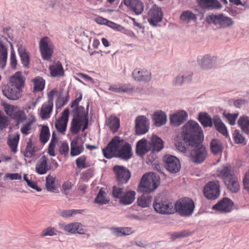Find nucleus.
Listing matches in <instances>:
<instances>
[{
  "instance_id": "obj_37",
  "label": "nucleus",
  "mask_w": 249,
  "mask_h": 249,
  "mask_svg": "<svg viewBox=\"0 0 249 249\" xmlns=\"http://www.w3.org/2000/svg\"><path fill=\"white\" fill-rule=\"evenodd\" d=\"M7 55V47L3 41L0 40V67L1 69L6 66Z\"/></svg>"
},
{
  "instance_id": "obj_62",
  "label": "nucleus",
  "mask_w": 249,
  "mask_h": 249,
  "mask_svg": "<svg viewBox=\"0 0 249 249\" xmlns=\"http://www.w3.org/2000/svg\"><path fill=\"white\" fill-rule=\"evenodd\" d=\"M11 54H10V65L12 68L15 69L17 64V61L15 54V51L14 50L13 45L11 44Z\"/></svg>"
},
{
  "instance_id": "obj_28",
  "label": "nucleus",
  "mask_w": 249,
  "mask_h": 249,
  "mask_svg": "<svg viewBox=\"0 0 249 249\" xmlns=\"http://www.w3.org/2000/svg\"><path fill=\"white\" fill-rule=\"evenodd\" d=\"M10 82L9 84L15 86L18 88V89H21V88L24 86V79L21 75V72H17L14 75L10 78Z\"/></svg>"
},
{
  "instance_id": "obj_6",
  "label": "nucleus",
  "mask_w": 249,
  "mask_h": 249,
  "mask_svg": "<svg viewBox=\"0 0 249 249\" xmlns=\"http://www.w3.org/2000/svg\"><path fill=\"white\" fill-rule=\"evenodd\" d=\"M194 201L188 197H185L178 201L174 205L175 211L182 215L190 216L194 212Z\"/></svg>"
},
{
  "instance_id": "obj_38",
  "label": "nucleus",
  "mask_w": 249,
  "mask_h": 249,
  "mask_svg": "<svg viewBox=\"0 0 249 249\" xmlns=\"http://www.w3.org/2000/svg\"><path fill=\"white\" fill-rule=\"evenodd\" d=\"M83 150V146L79 143L77 140L72 141L71 144V155L72 157L80 155Z\"/></svg>"
},
{
  "instance_id": "obj_17",
  "label": "nucleus",
  "mask_w": 249,
  "mask_h": 249,
  "mask_svg": "<svg viewBox=\"0 0 249 249\" xmlns=\"http://www.w3.org/2000/svg\"><path fill=\"white\" fill-rule=\"evenodd\" d=\"M233 206V202L228 198H224L213 205V209L222 213L230 212Z\"/></svg>"
},
{
  "instance_id": "obj_61",
  "label": "nucleus",
  "mask_w": 249,
  "mask_h": 249,
  "mask_svg": "<svg viewBox=\"0 0 249 249\" xmlns=\"http://www.w3.org/2000/svg\"><path fill=\"white\" fill-rule=\"evenodd\" d=\"M86 157L82 156L79 157L75 161L76 166L79 168H85L87 167L86 165Z\"/></svg>"
},
{
  "instance_id": "obj_60",
  "label": "nucleus",
  "mask_w": 249,
  "mask_h": 249,
  "mask_svg": "<svg viewBox=\"0 0 249 249\" xmlns=\"http://www.w3.org/2000/svg\"><path fill=\"white\" fill-rule=\"evenodd\" d=\"M4 107L6 114L7 115L10 116L12 118L15 114V112L18 109L14 106L8 104H5L4 105Z\"/></svg>"
},
{
  "instance_id": "obj_42",
  "label": "nucleus",
  "mask_w": 249,
  "mask_h": 249,
  "mask_svg": "<svg viewBox=\"0 0 249 249\" xmlns=\"http://www.w3.org/2000/svg\"><path fill=\"white\" fill-rule=\"evenodd\" d=\"M210 148L213 154L218 155L222 152L223 147L220 141L213 139L210 143Z\"/></svg>"
},
{
  "instance_id": "obj_16",
  "label": "nucleus",
  "mask_w": 249,
  "mask_h": 249,
  "mask_svg": "<svg viewBox=\"0 0 249 249\" xmlns=\"http://www.w3.org/2000/svg\"><path fill=\"white\" fill-rule=\"evenodd\" d=\"M132 76L134 80L138 82H147L151 79V72L144 69L136 68L133 71Z\"/></svg>"
},
{
  "instance_id": "obj_18",
  "label": "nucleus",
  "mask_w": 249,
  "mask_h": 249,
  "mask_svg": "<svg viewBox=\"0 0 249 249\" xmlns=\"http://www.w3.org/2000/svg\"><path fill=\"white\" fill-rule=\"evenodd\" d=\"M82 227V224L79 222H72L68 224H63L61 225V229L71 234L84 233V230Z\"/></svg>"
},
{
  "instance_id": "obj_27",
  "label": "nucleus",
  "mask_w": 249,
  "mask_h": 249,
  "mask_svg": "<svg viewBox=\"0 0 249 249\" xmlns=\"http://www.w3.org/2000/svg\"><path fill=\"white\" fill-rule=\"evenodd\" d=\"M134 89V88L130 84L112 85L108 89L109 90L115 92H126L128 93H132Z\"/></svg>"
},
{
  "instance_id": "obj_20",
  "label": "nucleus",
  "mask_w": 249,
  "mask_h": 249,
  "mask_svg": "<svg viewBox=\"0 0 249 249\" xmlns=\"http://www.w3.org/2000/svg\"><path fill=\"white\" fill-rule=\"evenodd\" d=\"M69 113V110L68 109H65L63 111L60 119L55 123V128L59 132L64 133L66 131L68 122Z\"/></svg>"
},
{
  "instance_id": "obj_33",
  "label": "nucleus",
  "mask_w": 249,
  "mask_h": 249,
  "mask_svg": "<svg viewBox=\"0 0 249 249\" xmlns=\"http://www.w3.org/2000/svg\"><path fill=\"white\" fill-rule=\"evenodd\" d=\"M198 3L203 8L208 9H220L221 4L216 0H197Z\"/></svg>"
},
{
  "instance_id": "obj_19",
  "label": "nucleus",
  "mask_w": 249,
  "mask_h": 249,
  "mask_svg": "<svg viewBox=\"0 0 249 249\" xmlns=\"http://www.w3.org/2000/svg\"><path fill=\"white\" fill-rule=\"evenodd\" d=\"M124 3L138 15L141 14L144 10L143 3L140 0H124Z\"/></svg>"
},
{
  "instance_id": "obj_63",
  "label": "nucleus",
  "mask_w": 249,
  "mask_h": 249,
  "mask_svg": "<svg viewBox=\"0 0 249 249\" xmlns=\"http://www.w3.org/2000/svg\"><path fill=\"white\" fill-rule=\"evenodd\" d=\"M113 196L114 197L116 198H120L121 199V197L124 195L123 194V189L122 188L114 186L113 188L112 191Z\"/></svg>"
},
{
  "instance_id": "obj_23",
  "label": "nucleus",
  "mask_w": 249,
  "mask_h": 249,
  "mask_svg": "<svg viewBox=\"0 0 249 249\" xmlns=\"http://www.w3.org/2000/svg\"><path fill=\"white\" fill-rule=\"evenodd\" d=\"M48 158L45 155L39 160L36 165V171L39 175L45 174L51 170V166L47 163Z\"/></svg>"
},
{
  "instance_id": "obj_51",
  "label": "nucleus",
  "mask_w": 249,
  "mask_h": 249,
  "mask_svg": "<svg viewBox=\"0 0 249 249\" xmlns=\"http://www.w3.org/2000/svg\"><path fill=\"white\" fill-rule=\"evenodd\" d=\"M152 197L149 196L142 195L138 198L137 200L138 205L142 207H149L151 202Z\"/></svg>"
},
{
  "instance_id": "obj_2",
  "label": "nucleus",
  "mask_w": 249,
  "mask_h": 249,
  "mask_svg": "<svg viewBox=\"0 0 249 249\" xmlns=\"http://www.w3.org/2000/svg\"><path fill=\"white\" fill-rule=\"evenodd\" d=\"M203 132L199 124L195 121H188L183 126L181 137L185 143L190 146L201 143Z\"/></svg>"
},
{
  "instance_id": "obj_24",
  "label": "nucleus",
  "mask_w": 249,
  "mask_h": 249,
  "mask_svg": "<svg viewBox=\"0 0 249 249\" xmlns=\"http://www.w3.org/2000/svg\"><path fill=\"white\" fill-rule=\"evenodd\" d=\"M217 175L218 177L221 178L223 181L234 175L231 165L229 164H224L219 167L217 170Z\"/></svg>"
},
{
  "instance_id": "obj_35",
  "label": "nucleus",
  "mask_w": 249,
  "mask_h": 249,
  "mask_svg": "<svg viewBox=\"0 0 249 249\" xmlns=\"http://www.w3.org/2000/svg\"><path fill=\"white\" fill-rule=\"evenodd\" d=\"M89 105H88L87 107V110L82 106L77 107L73 110L74 119H79L84 120V121H89L88 116V108Z\"/></svg>"
},
{
  "instance_id": "obj_55",
  "label": "nucleus",
  "mask_w": 249,
  "mask_h": 249,
  "mask_svg": "<svg viewBox=\"0 0 249 249\" xmlns=\"http://www.w3.org/2000/svg\"><path fill=\"white\" fill-rule=\"evenodd\" d=\"M18 141L19 136L18 135H17L13 137L10 138L7 141L8 144L11 148V150L14 153L17 151V148Z\"/></svg>"
},
{
  "instance_id": "obj_41",
  "label": "nucleus",
  "mask_w": 249,
  "mask_h": 249,
  "mask_svg": "<svg viewBox=\"0 0 249 249\" xmlns=\"http://www.w3.org/2000/svg\"><path fill=\"white\" fill-rule=\"evenodd\" d=\"M18 52L23 66L28 68L29 65L30 58L24 46H20L18 48Z\"/></svg>"
},
{
  "instance_id": "obj_8",
  "label": "nucleus",
  "mask_w": 249,
  "mask_h": 249,
  "mask_svg": "<svg viewBox=\"0 0 249 249\" xmlns=\"http://www.w3.org/2000/svg\"><path fill=\"white\" fill-rule=\"evenodd\" d=\"M193 146L195 147L190 154L191 160L197 164L202 163L206 160L208 156L206 147L200 143Z\"/></svg>"
},
{
  "instance_id": "obj_57",
  "label": "nucleus",
  "mask_w": 249,
  "mask_h": 249,
  "mask_svg": "<svg viewBox=\"0 0 249 249\" xmlns=\"http://www.w3.org/2000/svg\"><path fill=\"white\" fill-rule=\"evenodd\" d=\"M57 232V231L54 228L48 227L43 230L40 236L41 237H43L47 236L56 235Z\"/></svg>"
},
{
  "instance_id": "obj_32",
  "label": "nucleus",
  "mask_w": 249,
  "mask_h": 249,
  "mask_svg": "<svg viewBox=\"0 0 249 249\" xmlns=\"http://www.w3.org/2000/svg\"><path fill=\"white\" fill-rule=\"evenodd\" d=\"M151 150V146L149 141L142 139L138 141L136 145V153L139 155H143Z\"/></svg>"
},
{
  "instance_id": "obj_21",
  "label": "nucleus",
  "mask_w": 249,
  "mask_h": 249,
  "mask_svg": "<svg viewBox=\"0 0 249 249\" xmlns=\"http://www.w3.org/2000/svg\"><path fill=\"white\" fill-rule=\"evenodd\" d=\"M89 121H84L79 119L73 118L71 125V131L73 134H76L82 129L84 131L88 127Z\"/></svg>"
},
{
  "instance_id": "obj_39",
  "label": "nucleus",
  "mask_w": 249,
  "mask_h": 249,
  "mask_svg": "<svg viewBox=\"0 0 249 249\" xmlns=\"http://www.w3.org/2000/svg\"><path fill=\"white\" fill-rule=\"evenodd\" d=\"M110 201L109 198L107 196L106 191L101 189L94 200V202L102 205L107 204Z\"/></svg>"
},
{
  "instance_id": "obj_22",
  "label": "nucleus",
  "mask_w": 249,
  "mask_h": 249,
  "mask_svg": "<svg viewBox=\"0 0 249 249\" xmlns=\"http://www.w3.org/2000/svg\"><path fill=\"white\" fill-rule=\"evenodd\" d=\"M45 187L47 190L52 193H58L59 192V184L55 177L49 174L46 177Z\"/></svg>"
},
{
  "instance_id": "obj_4",
  "label": "nucleus",
  "mask_w": 249,
  "mask_h": 249,
  "mask_svg": "<svg viewBox=\"0 0 249 249\" xmlns=\"http://www.w3.org/2000/svg\"><path fill=\"white\" fill-rule=\"evenodd\" d=\"M153 205L155 211L160 214H169L175 212L174 204L163 198L161 195L155 197Z\"/></svg>"
},
{
  "instance_id": "obj_14",
  "label": "nucleus",
  "mask_w": 249,
  "mask_h": 249,
  "mask_svg": "<svg viewBox=\"0 0 249 249\" xmlns=\"http://www.w3.org/2000/svg\"><path fill=\"white\" fill-rule=\"evenodd\" d=\"M21 89H18V88L8 84L3 86L2 93L7 98L11 100H17L21 97Z\"/></svg>"
},
{
  "instance_id": "obj_10",
  "label": "nucleus",
  "mask_w": 249,
  "mask_h": 249,
  "mask_svg": "<svg viewBox=\"0 0 249 249\" xmlns=\"http://www.w3.org/2000/svg\"><path fill=\"white\" fill-rule=\"evenodd\" d=\"M166 169L171 173L178 172L181 168L179 160L175 156L166 155L163 158Z\"/></svg>"
},
{
  "instance_id": "obj_43",
  "label": "nucleus",
  "mask_w": 249,
  "mask_h": 249,
  "mask_svg": "<svg viewBox=\"0 0 249 249\" xmlns=\"http://www.w3.org/2000/svg\"><path fill=\"white\" fill-rule=\"evenodd\" d=\"M34 83L33 92H39L43 90L45 81L41 77H35L32 80Z\"/></svg>"
},
{
  "instance_id": "obj_46",
  "label": "nucleus",
  "mask_w": 249,
  "mask_h": 249,
  "mask_svg": "<svg viewBox=\"0 0 249 249\" xmlns=\"http://www.w3.org/2000/svg\"><path fill=\"white\" fill-rule=\"evenodd\" d=\"M107 125L113 132H115L120 127V120L115 116H110L108 119Z\"/></svg>"
},
{
  "instance_id": "obj_5",
  "label": "nucleus",
  "mask_w": 249,
  "mask_h": 249,
  "mask_svg": "<svg viewBox=\"0 0 249 249\" xmlns=\"http://www.w3.org/2000/svg\"><path fill=\"white\" fill-rule=\"evenodd\" d=\"M206 21L209 24H213L217 28L229 27L234 24V21L231 18L223 14L210 15L206 18Z\"/></svg>"
},
{
  "instance_id": "obj_52",
  "label": "nucleus",
  "mask_w": 249,
  "mask_h": 249,
  "mask_svg": "<svg viewBox=\"0 0 249 249\" xmlns=\"http://www.w3.org/2000/svg\"><path fill=\"white\" fill-rule=\"evenodd\" d=\"M198 119L204 126H212L213 125L212 119L207 113H200Z\"/></svg>"
},
{
  "instance_id": "obj_40",
  "label": "nucleus",
  "mask_w": 249,
  "mask_h": 249,
  "mask_svg": "<svg viewBox=\"0 0 249 249\" xmlns=\"http://www.w3.org/2000/svg\"><path fill=\"white\" fill-rule=\"evenodd\" d=\"M135 192L129 191L124 194L120 200V203L123 205H129L133 203L135 198Z\"/></svg>"
},
{
  "instance_id": "obj_49",
  "label": "nucleus",
  "mask_w": 249,
  "mask_h": 249,
  "mask_svg": "<svg viewBox=\"0 0 249 249\" xmlns=\"http://www.w3.org/2000/svg\"><path fill=\"white\" fill-rule=\"evenodd\" d=\"M36 151V149L35 146L32 143L31 140L30 139L27 143L24 156L27 158H30L35 155Z\"/></svg>"
},
{
  "instance_id": "obj_3",
  "label": "nucleus",
  "mask_w": 249,
  "mask_h": 249,
  "mask_svg": "<svg viewBox=\"0 0 249 249\" xmlns=\"http://www.w3.org/2000/svg\"><path fill=\"white\" fill-rule=\"evenodd\" d=\"M160 178L156 174L149 172L143 175L138 187V191L150 193L158 187Z\"/></svg>"
},
{
  "instance_id": "obj_59",
  "label": "nucleus",
  "mask_w": 249,
  "mask_h": 249,
  "mask_svg": "<svg viewBox=\"0 0 249 249\" xmlns=\"http://www.w3.org/2000/svg\"><path fill=\"white\" fill-rule=\"evenodd\" d=\"M233 138L236 143L246 144L245 142V138L242 135L238 130H235L233 133Z\"/></svg>"
},
{
  "instance_id": "obj_50",
  "label": "nucleus",
  "mask_w": 249,
  "mask_h": 249,
  "mask_svg": "<svg viewBox=\"0 0 249 249\" xmlns=\"http://www.w3.org/2000/svg\"><path fill=\"white\" fill-rule=\"evenodd\" d=\"M196 18V15L192 11L189 10L183 11L180 17V20L186 23H188Z\"/></svg>"
},
{
  "instance_id": "obj_15",
  "label": "nucleus",
  "mask_w": 249,
  "mask_h": 249,
  "mask_svg": "<svg viewBox=\"0 0 249 249\" xmlns=\"http://www.w3.org/2000/svg\"><path fill=\"white\" fill-rule=\"evenodd\" d=\"M187 117L188 113L185 110H178L170 115V124L174 126H179L187 119Z\"/></svg>"
},
{
  "instance_id": "obj_34",
  "label": "nucleus",
  "mask_w": 249,
  "mask_h": 249,
  "mask_svg": "<svg viewBox=\"0 0 249 249\" xmlns=\"http://www.w3.org/2000/svg\"><path fill=\"white\" fill-rule=\"evenodd\" d=\"M110 231L113 235L118 237L129 235L133 232L130 227H113L110 229Z\"/></svg>"
},
{
  "instance_id": "obj_44",
  "label": "nucleus",
  "mask_w": 249,
  "mask_h": 249,
  "mask_svg": "<svg viewBox=\"0 0 249 249\" xmlns=\"http://www.w3.org/2000/svg\"><path fill=\"white\" fill-rule=\"evenodd\" d=\"M53 107V105L49 103L44 104L40 110V117L43 120H45L50 117Z\"/></svg>"
},
{
  "instance_id": "obj_25",
  "label": "nucleus",
  "mask_w": 249,
  "mask_h": 249,
  "mask_svg": "<svg viewBox=\"0 0 249 249\" xmlns=\"http://www.w3.org/2000/svg\"><path fill=\"white\" fill-rule=\"evenodd\" d=\"M198 61L201 68L204 70H208L213 67L215 58L210 55L206 54L200 57Z\"/></svg>"
},
{
  "instance_id": "obj_9",
  "label": "nucleus",
  "mask_w": 249,
  "mask_h": 249,
  "mask_svg": "<svg viewBox=\"0 0 249 249\" xmlns=\"http://www.w3.org/2000/svg\"><path fill=\"white\" fill-rule=\"evenodd\" d=\"M220 183L218 180L208 182L204 188V195L209 199H215L220 195Z\"/></svg>"
},
{
  "instance_id": "obj_53",
  "label": "nucleus",
  "mask_w": 249,
  "mask_h": 249,
  "mask_svg": "<svg viewBox=\"0 0 249 249\" xmlns=\"http://www.w3.org/2000/svg\"><path fill=\"white\" fill-rule=\"evenodd\" d=\"M50 137L49 129L47 126L44 125L42 127L40 134V140L43 143L47 142Z\"/></svg>"
},
{
  "instance_id": "obj_58",
  "label": "nucleus",
  "mask_w": 249,
  "mask_h": 249,
  "mask_svg": "<svg viewBox=\"0 0 249 249\" xmlns=\"http://www.w3.org/2000/svg\"><path fill=\"white\" fill-rule=\"evenodd\" d=\"M22 178L20 174L16 173H6L3 178L4 181H7L8 180H21Z\"/></svg>"
},
{
  "instance_id": "obj_31",
  "label": "nucleus",
  "mask_w": 249,
  "mask_h": 249,
  "mask_svg": "<svg viewBox=\"0 0 249 249\" xmlns=\"http://www.w3.org/2000/svg\"><path fill=\"white\" fill-rule=\"evenodd\" d=\"M151 146V150L159 152L163 148V142L162 140L155 135H153L149 141Z\"/></svg>"
},
{
  "instance_id": "obj_13",
  "label": "nucleus",
  "mask_w": 249,
  "mask_h": 249,
  "mask_svg": "<svg viewBox=\"0 0 249 249\" xmlns=\"http://www.w3.org/2000/svg\"><path fill=\"white\" fill-rule=\"evenodd\" d=\"M136 132L138 135L146 133L149 130V121L144 116H138L136 120Z\"/></svg>"
},
{
  "instance_id": "obj_36",
  "label": "nucleus",
  "mask_w": 249,
  "mask_h": 249,
  "mask_svg": "<svg viewBox=\"0 0 249 249\" xmlns=\"http://www.w3.org/2000/svg\"><path fill=\"white\" fill-rule=\"evenodd\" d=\"M153 119L156 126L160 127L164 125L167 121V116L165 113L161 111H156L153 115Z\"/></svg>"
},
{
  "instance_id": "obj_47",
  "label": "nucleus",
  "mask_w": 249,
  "mask_h": 249,
  "mask_svg": "<svg viewBox=\"0 0 249 249\" xmlns=\"http://www.w3.org/2000/svg\"><path fill=\"white\" fill-rule=\"evenodd\" d=\"M190 74H179L174 79L173 84L175 86H181L185 82L190 81L191 80Z\"/></svg>"
},
{
  "instance_id": "obj_54",
  "label": "nucleus",
  "mask_w": 249,
  "mask_h": 249,
  "mask_svg": "<svg viewBox=\"0 0 249 249\" xmlns=\"http://www.w3.org/2000/svg\"><path fill=\"white\" fill-rule=\"evenodd\" d=\"M12 118L17 121L18 124L23 123L27 119L24 112L18 109L15 112V114L13 116Z\"/></svg>"
},
{
  "instance_id": "obj_30",
  "label": "nucleus",
  "mask_w": 249,
  "mask_h": 249,
  "mask_svg": "<svg viewBox=\"0 0 249 249\" xmlns=\"http://www.w3.org/2000/svg\"><path fill=\"white\" fill-rule=\"evenodd\" d=\"M213 124L215 129L224 136L227 138L229 137L227 127L221 119L217 116L213 117Z\"/></svg>"
},
{
  "instance_id": "obj_7",
  "label": "nucleus",
  "mask_w": 249,
  "mask_h": 249,
  "mask_svg": "<svg viewBox=\"0 0 249 249\" xmlns=\"http://www.w3.org/2000/svg\"><path fill=\"white\" fill-rule=\"evenodd\" d=\"M39 46L42 58L46 60H50L54 49V45L51 39L47 36L42 37L39 41Z\"/></svg>"
},
{
  "instance_id": "obj_11",
  "label": "nucleus",
  "mask_w": 249,
  "mask_h": 249,
  "mask_svg": "<svg viewBox=\"0 0 249 249\" xmlns=\"http://www.w3.org/2000/svg\"><path fill=\"white\" fill-rule=\"evenodd\" d=\"M162 19V13L160 7L154 5L148 13V21L153 26H156Z\"/></svg>"
},
{
  "instance_id": "obj_64",
  "label": "nucleus",
  "mask_w": 249,
  "mask_h": 249,
  "mask_svg": "<svg viewBox=\"0 0 249 249\" xmlns=\"http://www.w3.org/2000/svg\"><path fill=\"white\" fill-rule=\"evenodd\" d=\"M32 122L31 121L27 122L23 124L21 127V132L22 134L27 135L30 133L31 129V125Z\"/></svg>"
},
{
  "instance_id": "obj_12",
  "label": "nucleus",
  "mask_w": 249,
  "mask_h": 249,
  "mask_svg": "<svg viewBox=\"0 0 249 249\" xmlns=\"http://www.w3.org/2000/svg\"><path fill=\"white\" fill-rule=\"evenodd\" d=\"M113 170L116 174L118 182L120 184L126 183L130 178V172L124 166L116 165L114 167Z\"/></svg>"
},
{
  "instance_id": "obj_56",
  "label": "nucleus",
  "mask_w": 249,
  "mask_h": 249,
  "mask_svg": "<svg viewBox=\"0 0 249 249\" xmlns=\"http://www.w3.org/2000/svg\"><path fill=\"white\" fill-rule=\"evenodd\" d=\"M238 115V113L231 114L226 112L225 111L223 113V115L228 120L229 123L231 125L235 124V120L237 118Z\"/></svg>"
},
{
  "instance_id": "obj_1",
  "label": "nucleus",
  "mask_w": 249,
  "mask_h": 249,
  "mask_svg": "<svg viewBox=\"0 0 249 249\" xmlns=\"http://www.w3.org/2000/svg\"><path fill=\"white\" fill-rule=\"evenodd\" d=\"M103 152L107 159L116 157L127 160L132 156L131 145L118 136L112 139Z\"/></svg>"
},
{
  "instance_id": "obj_26",
  "label": "nucleus",
  "mask_w": 249,
  "mask_h": 249,
  "mask_svg": "<svg viewBox=\"0 0 249 249\" xmlns=\"http://www.w3.org/2000/svg\"><path fill=\"white\" fill-rule=\"evenodd\" d=\"M49 70L52 77H61L64 75V71L62 65L59 61L53 62L50 66Z\"/></svg>"
},
{
  "instance_id": "obj_29",
  "label": "nucleus",
  "mask_w": 249,
  "mask_h": 249,
  "mask_svg": "<svg viewBox=\"0 0 249 249\" xmlns=\"http://www.w3.org/2000/svg\"><path fill=\"white\" fill-rule=\"evenodd\" d=\"M224 182L228 189L231 192L236 193L240 189V185L238 179L235 175L228 179H226Z\"/></svg>"
},
{
  "instance_id": "obj_45",
  "label": "nucleus",
  "mask_w": 249,
  "mask_h": 249,
  "mask_svg": "<svg viewBox=\"0 0 249 249\" xmlns=\"http://www.w3.org/2000/svg\"><path fill=\"white\" fill-rule=\"evenodd\" d=\"M238 125L242 131L246 134H249V118L247 116H241L238 121Z\"/></svg>"
},
{
  "instance_id": "obj_48",
  "label": "nucleus",
  "mask_w": 249,
  "mask_h": 249,
  "mask_svg": "<svg viewBox=\"0 0 249 249\" xmlns=\"http://www.w3.org/2000/svg\"><path fill=\"white\" fill-rule=\"evenodd\" d=\"M84 212L83 210H63L59 212L60 215L64 218H69L77 214H81Z\"/></svg>"
}]
</instances>
